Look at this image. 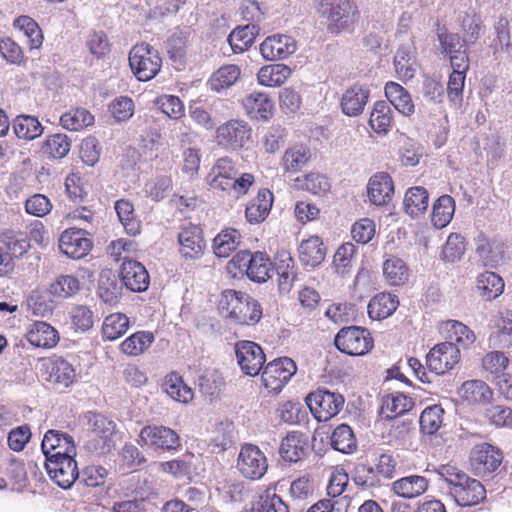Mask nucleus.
I'll use <instances>...</instances> for the list:
<instances>
[{"label":"nucleus","mask_w":512,"mask_h":512,"mask_svg":"<svg viewBox=\"0 0 512 512\" xmlns=\"http://www.w3.org/2000/svg\"><path fill=\"white\" fill-rule=\"evenodd\" d=\"M129 65L139 81H149L160 71L162 59L154 47L147 43H141L131 49Z\"/></svg>","instance_id":"4"},{"label":"nucleus","mask_w":512,"mask_h":512,"mask_svg":"<svg viewBox=\"0 0 512 512\" xmlns=\"http://www.w3.org/2000/svg\"><path fill=\"white\" fill-rule=\"evenodd\" d=\"M275 270L278 275L279 289L289 292L297 278L294 260L288 251H279L275 257Z\"/></svg>","instance_id":"29"},{"label":"nucleus","mask_w":512,"mask_h":512,"mask_svg":"<svg viewBox=\"0 0 512 512\" xmlns=\"http://www.w3.org/2000/svg\"><path fill=\"white\" fill-rule=\"evenodd\" d=\"M313 7L327 20V31L333 35L353 33L361 17L355 0H313Z\"/></svg>","instance_id":"1"},{"label":"nucleus","mask_w":512,"mask_h":512,"mask_svg":"<svg viewBox=\"0 0 512 512\" xmlns=\"http://www.w3.org/2000/svg\"><path fill=\"white\" fill-rule=\"evenodd\" d=\"M75 456L67 454V456L45 462L49 476L61 488H70L80 476Z\"/></svg>","instance_id":"13"},{"label":"nucleus","mask_w":512,"mask_h":512,"mask_svg":"<svg viewBox=\"0 0 512 512\" xmlns=\"http://www.w3.org/2000/svg\"><path fill=\"white\" fill-rule=\"evenodd\" d=\"M138 443L153 451L168 453L176 452L182 446L178 433L163 425L144 426L140 430Z\"/></svg>","instance_id":"5"},{"label":"nucleus","mask_w":512,"mask_h":512,"mask_svg":"<svg viewBox=\"0 0 512 512\" xmlns=\"http://www.w3.org/2000/svg\"><path fill=\"white\" fill-rule=\"evenodd\" d=\"M439 474L448 485V494L458 506L469 507L486 498V489L477 479L452 465H442Z\"/></svg>","instance_id":"2"},{"label":"nucleus","mask_w":512,"mask_h":512,"mask_svg":"<svg viewBox=\"0 0 512 512\" xmlns=\"http://www.w3.org/2000/svg\"><path fill=\"white\" fill-rule=\"evenodd\" d=\"M298 252L302 265L311 269L318 267L326 257V247L318 236H311L302 240Z\"/></svg>","instance_id":"26"},{"label":"nucleus","mask_w":512,"mask_h":512,"mask_svg":"<svg viewBox=\"0 0 512 512\" xmlns=\"http://www.w3.org/2000/svg\"><path fill=\"white\" fill-rule=\"evenodd\" d=\"M273 204V194L261 189L246 207L245 216L250 223H260L268 216Z\"/></svg>","instance_id":"31"},{"label":"nucleus","mask_w":512,"mask_h":512,"mask_svg":"<svg viewBox=\"0 0 512 512\" xmlns=\"http://www.w3.org/2000/svg\"><path fill=\"white\" fill-rule=\"evenodd\" d=\"M240 69L237 65H225L220 67L209 79L210 89L216 92L231 87L239 78Z\"/></svg>","instance_id":"54"},{"label":"nucleus","mask_w":512,"mask_h":512,"mask_svg":"<svg viewBox=\"0 0 512 512\" xmlns=\"http://www.w3.org/2000/svg\"><path fill=\"white\" fill-rule=\"evenodd\" d=\"M399 305L396 295L379 293L368 304V314L371 319L381 320L392 315Z\"/></svg>","instance_id":"35"},{"label":"nucleus","mask_w":512,"mask_h":512,"mask_svg":"<svg viewBox=\"0 0 512 512\" xmlns=\"http://www.w3.org/2000/svg\"><path fill=\"white\" fill-rule=\"evenodd\" d=\"M291 69L284 64H271L262 67L258 74V82L267 87L282 85L290 76Z\"/></svg>","instance_id":"49"},{"label":"nucleus","mask_w":512,"mask_h":512,"mask_svg":"<svg viewBox=\"0 0 512 512\" xmlns=\"http://www.w3.org/2000/svg\"><path fill=\"white\" fill-rule=\"evenodd\" d=\"M394 66L400 78L411 79L414 77L417 64L411 44H404L398 48L394 57Z\"/></svg>","instance_id":"39"},{"label":"nucleus","mask_w":512,"mask_h":512,"mask_svg":"<svg viewBox=\"0 0 512 512\" xmlns=\"http://www.w3.org/2000/svg\"><path fill=\"white\" fill-rule=\"evenodd\" d=\"M80 289L79 280L72 275H60L51 283L49 292L59 298H68L75 295Z\"/></svg>","instance_id":"60"},{"label":"nucleus","mask_w":512,"mask_h":512,"mask_svg":"<svg viewBox=\"0 0 512 512\" xmlns=\"http://www.w3.org/2000/svg\"><path fill=\"white\" fill-rule=\"evenodd\" d=\"M428 487L425 477L411 475L403 477L393 483V491L402 498L411 499L423 494Z\"/></svg>","instance_id":"37"},{"label":"nucleus","mask_w":512,"mask_h":512,"mask_svg":"<svg viewBox=\"0 0 512 512\" xmlns=\"http://www.w3.org/2000/svg\"><path fill=\"white\" fill-rule=\"evenodd\" d=\"M485 418L497 427L512 426V409L503 405H490L485 408Z\"/></svg>","instance_id":"63"},{"label":"nucleus","mask_w":512,"mask_h":512,"mask_svg":"<svg viewBox=\"0 0 512 512\" xmlns=\"http://www.w3.org/2000/svg\"><path fill=\"white\" fill-rule=\"evenodd\" d=\"M135 110L133 100L127 96H119L109 104V111L116 122H125L129 120Z\"/></svg>","instance_id":"62"},{"label":"nucleus","mask_w":512,"mask_h":512,"mask_svg":"<svg viewBox=\"0 0 512 512\" xmlns=\"http://www.w3.org/2000/svg\"><path fill=\"white\" fill-rule=\"evenodd\" d=\"M0 245L12 258H18L28 251L30 240L27 234L22 231H8L2 234Z\"/></svg>","instance_id":"46"},{"label":"nucleus","mask_w":512,"mask_h":512,"mask_svg":"<svg viewBox=\"0 0 512 512\" xmlns=\"http://www.w3.org/2000/svg\"><path fill=\"white\" fill-rule=\"evenodd\" d=\"M330 441L333 449L344 454L352 453L357 447L355 435L347 424L337 426L330 437Z\"/></svg>","instance_id":"52"},{"label":"nucleus","mask_w":512,"mask_h":512,"mask_svg":"<svg viewBox=\"0 0 512 512\" xmlns=\"http://www.w3.org/2000/svg\"><path fill=\"white\" fill-rule=\"evenodd\" d=\"M460 395L463 399L470 403L489 405L493 391L482 380H469L462 384L460 388Z\"/></svg>","instance_id":"34"},{"label":"nucleus","mask_w":512,"mask_h":512,"mask_svg":"<svg viewBox=\"0 0 512 512\" xmlns=\"http://www.w3.org/2000/svg\"><path fill=\"white\" fill-rule=\"evenodd\" d=\"M41 449L46 462L62 456L76 455V445L71 435L59 430H48L42 440Z\"/></svg>","instance_id":"14"},{"label":"nucleus","mask_w":512,"mask_h":512,"mask_svg":"<svg viewBox=\"0 0 512 512\" xmlns=\"http://www.w3.org/2000/svg\"><path fill=\"white\" fill-rule=\"evenodd\" d=\"M154 342V335L147 331H138L126 338L120 345L121 351L129 356H138Z\"/></svg>","instance_id":"51"},{"label":"nucleus","mask_w":512,"mask_h":512,"mask_svg":"<svg viewBox=\"0 0 512 512\" xmlns=\"http://www.w3.org/2000/svg\"><path fill=\"white\" fill-rule=\"evenodd\" d=\"M13 130L20 139L34 140L43 134L44 127L35 116L18 115L13 120Z\"/></svg>","instance_id":"40"},{"label":"nucleus","mask_w":512,"mask_h":512,"mask_svg":"<svg viewBox=\"0 0 512 512\" xmlns=\"http://www.w3.org/2000/svg\"><path fill=\"white\" fill-rule=\"evenodd\" d=\"M413 406V399L404 393H390L382 399L380 415L383 419L392 420L410 411Z\"/></svg>","instance_id":"28"},{"label":"nucleus","mask_w":512,"mask_h":512,"mask_svg":"<svg viewBox=\"0 0 512 512\" xmlns=\"http://www.w3.org/2000/svg\"><path fill=\"white\" fill-rule=\"evenodd\" d=\"M28 342L39 348H52L59 341L57 330L43 321L32 323L26 333Z\"/></svg>","instance_id":"27"},{"label":"nucleus","mask_w":512,"mask_h":512,"mask_svg":"<svg viewBox=\"0 0 512 512\" xmlns=\"http://www.w3.org/2000/svg\"><path fill=\"white\" fill-rule=\"evenodd\" d=\"M336 348L351 356L367 354L373 348V339L368 330L350 326L339 330L334 340Z\"/></svg>","instance_id":"8"},{"label":"nucleus","mask_w":512,"mask_h":512,"mask_svg":"<svg viewBox=\"0 0 512 512\" xmlns=\"http://www.w3.org/2000/svg\"><path fill=\"white\" fill-rule=\"evenodd\" d=\"M246 113L252 119H268L272 115L273 103L264 93H251L243 100Z\"/></svg>","instance_id":"36"},{"label":"nucleus","mask_w":512,"mask_h":512,"mask_svg":"<svg viewBox=\"0 0 512 512\" xmlns=\"http://www.w3.org/2000/svg\"><path fill=\"white\" fill-rule=\"evenodd\" d=\"M310 151L302 145H295L288 148L283 157V167L288 172L299 171L308 162Z\"/></svg>","instance_id":"58"},{"label":"nucleus","mask_w":512,"mask_h":512,"mask_svg":"<svg viewBox=\"0 0 512 512\" xmlns=\"http://www.w3.org/2000/svg\"><path fill=\"white\" fill-rule=\"evenodd\" d=\"M461 358L460 349L452 342H442L430 349L426 356V366L435 376L451 370Z\"/></svg>","instance_id":"11"},{"label":"nucleus","mask_w":512,"mask_h":512,"mask_svg":"<svg viewBox=\"0 0 512 512\" xmlns=\"http://www.w3.org/2000/svg\"><path fill=\"white\" fill-rule=\"evenodd\" d=\"M88 422L91 432L90 439L85 445L86 449L99 455L110 452L113 447L115 423L99 413H90Z\"/></svg>","instance_id":"6"},{"label":"nucleus","mask_w":512,"mask_h":512,"mask_svg":"<svg viewBox=\"0 0 512 512\" xmlns=\"http://www.w3.org/2000/svg\"><path fill=\"white\" fill-rule=\"evenodd\" d=\"M45 371L47 374L46 380L60 389L69 387L76 378L72 364L62 357L50 359L45 364Z\"/></svg>","instance_id":"22"},{"label":"nucleus","mask_w":512,"mask_h":512,"mask_svg":"<svg viewBox=\"0 0 512 512\" xmlns=\"http://www.w3.org/2000/svg\"><path fill=\"white\" fill-rule=\"evenodd\" d=\"M385 95L389 102L404 116H410L415 111V105L409 92L400 84L388 82L385 86Z\"/></svg>","instance_id":"33"},{"label":"nucleus","mask_w":512,"mask_h":512,"mask_svg":"<svg viewBox=\"0 0 512 512\" xmlns=\"http://www.w3.org/2000/svg\"><path fill=\"white\" fill-rule=\"evenodd\" d=\"M258 28L245 25L235 28L228 36V43L235 54L243 53L254 43Z\"/></svg>","instance_id":"42"},{"label":"nucleus","mask_w":512,"mask_h":512,"mask_svg":"<svg viewBox=\"0 0 512 512\" xmlns=\"http://www.w3.org/2000/svg\"><path fill=\"white\" fill-rule=\"evenodd\" d=\"M235 354L241 371L248 376L258 375L266 361L261 346L249 340L236 342Z\"/></svg>","instance_id":"12"},{"label":"nucleus","mask_w":512,"mask_h":512,"mask_svg":"<svg viewBox=\"0 0 512 512\" xmlns=\"http://www.w3.org/2000/svg\"><path fill=\"white\" fill-rule=\"evenodd\" d=\"M220 307L227 317L242 325H254L262 318L259 302L250 295L234 290L223 292Z\"/></svg>","instance_id":"3"},{"label":"nucleus","mask_w":512,"mask_h":512,"mask_svg":"<svg viewBox=\"0 0 512 512\" xmlns=\"http://www.w3.org/2000/svg\"><path fill=\"white\" fill-rule=\"evenodd\" d=\"M477 289L485 300L491 301L503 293L504 281L496 273L486 271L478 276Z\"/></svg>","instance_id":"45"},{"label":"nucleus","mask_w":512,"mask_h":512,"mask_svg":"<svg viewBox=\"0 0 512 512\" xmlns=\"http://www.w3.org/2000/svg\"><path fill=\"white\" fill-rule=\"evenodd\" d=\"M279 453L283 460L288 462H298L305 458L309 453L308 437L297 431L288 433L282 439Z\"/></svg>","instance_id":"23"},{"label":"nucleus","mask_w":512,"mask_h":512,"mask_svg":"<svg viewBox=\"0 0 512 512\" xmlns=\"http://www.w3.org/2000/svg\"><path fill=\"white\" fill-rule=\"evenodd\" d=\"M370 97L368 87L360 84H354L349 87L341 97L342 112L350 117L360 115L366 106Z\"/></svg>","instance_id":"24"},{"label":"nucleus","mask_w":512,"mask_h":512,"mask_svg":"<svg viewBox=\"0 0 512 512\" xmlns=\"http://www.w3.org/2000/svg\"><path fill=\"white\" fill-rule=\"evenodd\" d=\"M444 409L439 404L427 406L421 413L419 423L420 431L424 435H435L442 427Z\"/></svg>","instance_id":"48"},{"label":"nucleus","mask_w":512,"mask_h":512,"mask_svg":"<svg viewBox=\"0 0 512 512\" xmlns=\"http://www.w3.org/2000/svg\"><path fill=\"white\" fill-rule=\"evenodd\" d=\"M429 194L424 187L416 186L407 190L404 197L405 212L412 218L424 214L428 208Z\"/></svg>","instance_id":"38"},{"label":"nucleus","mask_w":512,"mask_h":512,"mask_svg":"<svg viewBox=\"0 0 512 512\" xmlns=\"http://www.w3.org/2000/svg\"><path fill=\"white\" fill-rule=\"evenodd\" d=\"M440 330L448 339L446 342H452L455 345L458 344L463 348H468L476 340L474 332L468 326L457 320H447L441 323Z\"/></svg>","instance_id":"30"},{"label":"nucleus","mask_w":512,"mask_h":512,"mask_svg":"<svg viewBox=\"0 0 512 512\" xmlns=\"http://www.w3.org/2000/svg\"><path fill=\"white\" fill-rule=\"evenodd\" d=\"M392 110L385 101H378L374 104L370 114L369 124L377 134L386 135L392 126Z\"/></svg>","instance_id":"43"},{"label":"nucleus","mask_w":512,"mask_h":512,"mask_svg":"<svg viewBox=\"0 0 512 512\" xmlns=\"http://www.w3.org/2000/svg\"><path fill=\"white\" fill-rule=\"evenodd\" d=\"M237 175L234 161L229 157H221L215 161L205 181L212 190L231 193V184Z\"/></svg>","instance_id":"16"},{"label":"nucleus","mask_w":512,"mask_h":512,"mask_svg":"<svg viewBox=\"0 0 512 512\" xmlns=\"http://www.w3.org/2000/svg\"><path fill=\"white\" fill-rule=\"evenodd\" d=\"M296 371L297 367L292 359L278 358L263 368L261 380L269 392L279 393Z\"/></svg>","instance_id":"9"},{"label":"nucleus","mask_w":512,"mask_h":512,"mask_svg":"<svg viewBox=\"0 0 512 512\" xmlns=\"http://www.w3.org/2000/svg\"><path fill=\"white\" fill-rule=\"evenodd\" d=\"M122 293V284L117 276L109 269L100 273L97 294L106 304H116Z\"/></svg>","instance_id":"32"},{"label":"nucleus","mask_w":512,"mask_h":512,"mask_svg":"<svg viewBox=\"0 0 512 512\" xmlns=\"http://www.w3.org/2000/svg\"><path fill=\"white\" fill-rule=\"evenodd\" d=\"M179 252L186 259H199L205 249L202 229L193 224L183 226L178 234Z\"/></svg>","instance_id":"18"},{"label":"nucleus","mask_w":512,"mask_h":512,"mask_svg":"<svg viewBox=\"0 0 512 512\" xmlns=\"http://www.w3.org/2000/svg\"><path fill=\"white\" fill-rule=\"evenodd\" d=\"M115 211L125 231L132 236L140 233L141 223L137 219L133 204L125 199L115 202Z\"/></svg>","instance_id":"50"},{"label":"nucleus","mask_w":512,"mask_h":512,"mask_svg":"<svg viewBox=\"0 0 512 512\" xmlns=\"http://www.w3.org/2000/svg\"><path fill=\"white\" fill-rule=\"evenodd\" d=\"M502 460V451L489 443L476 445L471 451V466L477 474L494 472Z\"/></svg>","instance_id":"17"},{"label":"nucleus","mask_w":512,"mask_h":512,"mask_svg":"<svg viewBox=\"0 0 512 512\" xmlns=\"http://www.w3.org/2000/svg\"><path fill=\"white\" fill-rule=\"evenodd\" d=\"M122 283L132 292L145 291L150 283V277L145 266L132 259H125L121 265Z\"/></svg>","instance_id":"21"},{"label":"nucleus","mask_w":512,"mask_h":512,"mask_svg":"<svg viewBox=\"0 0 512 512\" xmlns=\"http://www.w3.org/2000/svg\"><path fill=\"white\" fill-rule=\"evenodd\" d=\"M92 248L91 240L83 229L65 230L59 238L60 251L72 259L85 257Z\"/></svg>","instance_id":"19"},{"label":"nucleus","mask_w":512,"mask_h":512,"mask_svg":"<svg viewBox=\"0 0 512 512\" xmlns=\"http://www.w3.org/2000/svg\"><path fill=\"white\" fill-rule=\"evenodd\" d=\"M236 468L244 478L259 480L267 471V458L258 446L244 444L238 454Z\"/></svg>","instance_id":"10"},{"label":"nucleus","mask_w":512,"mask_h":512,"mask_svg":"<svg viewBox=\"0 0 512 512\" xmlns=\"http://www.w3.org/2000/svg\"><path fill=\"white\" fill-rule=\"evenodd\" d=\"M454 212V199L449 195L440 196L433 204L432 224L438 229L446 227L451 222Z\"/></svg>","instance_id":"44"},{"label":"nucleus","mask_w":512,"mask_h":512,"mask_svg":"<svg viewBox=\"0 0 512 512\" xmlns=\"http://www.w3.org/2000/svg\"><path fill=\"white\" fill-rule=\"evenodd\" d=\"M297 49L296 41L293 37L284 34H274L268 36L260 44L261 55L270 61L286 59Z\"/></svg>","instance_id":"20"},{"label":"nucleus","mask_w":512,"mask_h":512,"mask_svg":"<svg viewBox=\"0 0 512 512\" xmlns=\"http://www.w3.org/2000/svg\"><path fill=\"white\" fill-rule=\"evenodd\" d=\"M94 116L85 108H75L60 117V124L64 129L78 131L92 125Z\"/></svg>","instance_id":"55"},{"label":"nucleus","mask_w":512,"mask_h":512,"mask_svg":"<svg viewBox=\"0 0 512 512\" xmlns=\"http://www.w3.org/2000/svg\"><path fill=\"white\" fill-rule=\"evenodd\" d=\"M272 263L263 252H255L246 272L248 278L257 283H264L271 277Z\"/></svg>","instance_id":"57"},{"label":"nucleus","mask_w":512,"mask_h":512,"mask_svg":"<svg viewBox=\"0 0 512 512\" xmlns=\"http://www.w3.org/2000/svg\"><path fill=\"white\" fill-rule=\"evenodd\" d=\"M368 197L371 203L377 206L387 204L394 193L391 176L386 172L374 174L367 185Z\"/></svg>","instance_id":"25"},{"label":"nucleus","mask_w":512,"mask_h":512,"mask_svg":"<svg viewBox=\"0 0 512 512\" xmlns=\"http://www.w3.org/2000/svg\"><path fill=\"white\" fill-rule=\"evenodd\" d=\"M71 149V140L66 134L56 133L47 136L42 151L49 158L62 159Z\"/></svg>","instance_id":"56"},{"label":"nucleus","mask_w":512,"mask_h":512,"mask_svg":"<svg viewBox=\"0 0 512 512\" xmlns=\"http://www.w3.org/2000/svg\"><path fill=\"white\" fill-rule=\"evenodd\" d=\"M343 395L326 389H317L306 397V404L319 422H326L336 416L343 408Z\"/></svg>","instance_id":"7"},{"label":"nucleus","mask_w":512,"mask_h":512,"mask_svg":"<svg viewBox=\"0 0 512 512\" xmlns=\"http://www.w3.org/2000/svg\"><path fill=\"white\" fill-rule=\"evenodd\" d=\"M509 365V359L502 351H491L488 352L482 358V367L483 369L494 376L495 378H500L505 375V370Z\"/></svg>","instance_id":"61"},{"label":"nucleus","mask_w":512,"mask_h":512,"mask_svg":"<svg viewBox=\"0 0 512 512\" xmlns=\"http://www.w3.org/2000/svg\"><path fill=\"white\" fill-rule=\"evenodd\" d=\"M250 137V126L247 122L241 120H230L216 130L218 144L231 149L242 148Z\"/></svg>","instance_id":"15"},{"label":"nucleus","mask_w":512,"mask_h":512,"mask_svg":"<svg viewBox=\"0 0 512 512\" xmlns=\"http://www.w3.org/2000/svg\"><path fill=\"white\" fill-rule=\"evenodd\" d=\"M129 328V319L125 314L113 313L104 319L102 336L104 339L114 341L123 336Z\"/></svg>","instance_id":"53"},{"label":"nucleus","mask_w":512,"mask_h":512,"mask_svg":"<svg viewBox=\"0 0 512 512\" xmlns=\"http://www.w3.org/2000/svg\"><path fill=\"white\" fill-rule=\"evenodd\" d=\"M252 512H289V510L278 495L267 493L260 496L259 500L253 504Z\"/></svg>","instance_id":"64"},{"label":"nucleus","mask_w":512,"mask_h":512,"mask_svg":"<svg viewBox=\"0 0 512 512\" xmlns=\"http://www.w3.org/2000/svg\"><path fill=\"white\" fill-rule=\"evenodd\" d=\"M163 388L170 398L180 403H188L194 397L193 390L184 383L182 377L177 373H170L166 376Z\"/></svg>","instance_id":"41"},{"label":"nucleus","mask_w":512,"mask_h":512,"mask_svg":"<svg viewBox=\"0 0 512 512\" xmlns=\"http://www.w3.org/2000/svg\"><path fill=\"white\" fill-rule=\"evenodd\" d=\"M241 234L238 230L228 228L222 230L213 240V250L217 257L226 258L237 249Z\"/></svg>","instance_id":"47"},{"label":"nucleus","mask_w":512,"mask_h":512,"mask_svg":"<svg viewBox=\"0 0 512 512\" xmlns=\"http://www.w3.org/2000/svg\"><path fill=\"white\" fill-rule=\"evenodd\" d=\"M383 274L387 281L394 286L405 283L408 279V269L403 260L393 257L383 264Z\"/></svg>","instance_id":"59"}]
</instances>
